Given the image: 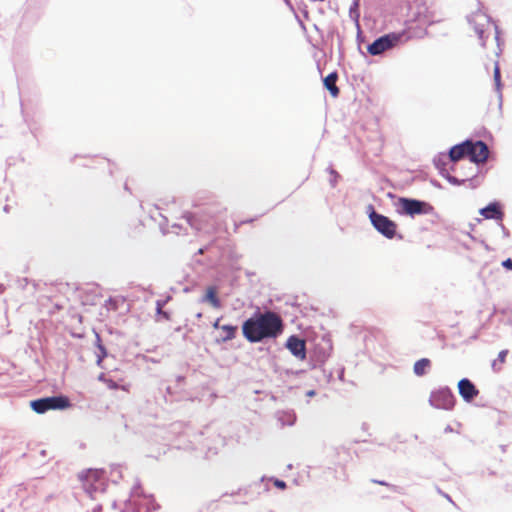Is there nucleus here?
Returning <instances> with one entry per match:
<instances>
[{"label": "nucleus", "mask_w": 512, "mask_h": 512, "mask_svg": "<svg viewBox=\"0 0 512 512\" xmlns=\"http://www.w3.org/2000/svg\"><path fill=\"white\" fill-rule=\"evenodd\" d=\"M89 162H90V164H86L85 165L88 168H95L94 164H99V165H106L107 164V161L105 159L98 158V157H94V158L89 159Z\"/></svg>", "instance_id": "nucleus-21"}, {"label": "nucleus", "mask_w": 512, "mask_h": 512, "mask_svg": "<svg viewBox=\"0 0 512 512\" xmlns=\"http://www.w3.org/2000/svg\"><path fill=\"white\" fill-rule=\"evenodd\" d=\"M214 328H218L219 327V319H217L215 321V323L213 324Z\"/></svg>", "instance_id": "nucleus-30"}, {"label": "nucleus", "mask_w": 512, "mask_h": 512, "mask_svg": "<svg viewBox=\"0 0 512 512\" xmlns=\"http://www.w3.org/2000/svg\"><path fill=\"white\" fill-rule=\"evenodd\" d=\"M158 312L165 318L166 320H169V315L167 312H163L160 307H158Z\"/></svg>", "instance_id": "nucleus-28"}, {"label": "nucleus", "mask_w": 512, "mask_h": 512, "mask_svg": "<svg viewBox=\"0 0 512 512\" xmlns=\"http://www.w3.org/2000/svg\"><path fill=\"white\" fill-rule=\"evenodd\" d=\"M286 347L298 359L304 360L306 358V343L303 339L296 336H290L287 339Z\"/></svg>", "instance_id": "nucleus-10"}, {"label": "nucleus", "mask_w": 512, "mask_h": 512, "mask_svg": "<svg viewBox=\"0 0 512 512\" xmlns=\"http://www.w3.org/2000/svg\"><path fill=\"white\" fill-rule=\"evenodd\" d=\"M508 355V350H502L499 352L498 357L492 362V368L494 371H501L504 363L506 362V357Z\"/></svg>", "instance_id": "nucleus-17"}, {"label": "nucleus", "mask_w": 512, "mask_h": 512, "mask_svg": "<svg viewBox=\"0 0 512 512\" xmlns=\"http://www.w3.org/2000/svg\"><path fill=\"white\" fill-rule=\"evenodd\" d=\"M203 301L210 303L214 308L221 307V302L217 296V288L215 286H209L207 288Z\"/></svg>", "instance_id": "nucleus-15"}, {"label": "nucleus", "mask_w": 512, "mask_h": 512, "mask_svg": "<svg viewBox=\"0 0 512 512\" xmlns=\"http://www.w3.org/2000/svg\"><path fill=\"white\" fill-rule=\"evenodd\" d=\"M98 380L103 382L104 384H106V386L109 389L117 390L119 388V384L117 382H115L114 380L108 378L105 373H101L98 376Z\"/></svg>", "instance_id": "nucleus-19"}, {"label": "nucleus", "mask_w": 512, "mask_h": 512, "mask_svg": "<svg viewBox=\"0 0 512 512\" xmlns=\"http://www.w3.org/2000/svg\"><path fill=\"white\" fill-rule=\"evenodd\" d=\"M465 156H468V141H466L462 144L453 146L450 149L449 157L454 162L462 159Z\"/></svg>", "instance_id": "nucleus-13"}, {"label": "nucleus", "mask_w": 512, "mask_h": 512, "mask_svg": "<svg viewBox=\"0 0 512 512\" xmlns=\"http://www.w3.org/2000/svg\"><path fill=\"white\" fill-rule=\"evenodd\" d=\"M338 79V74L336 72H332L324 78V86L330 92L332 97H337L340 93L339 88L336 85Z\"/></svg>", "instance_id": "nucleus-12"}, {"label": "nucleus", "mask_w": 512, "mask_h": 512, "mask_svg": "<svg viewBox=\"0 0 512 512\" xmlns=\"http://www.w3.org/2000/svg\"><path fill=\"white\" fill-rule=\"evenodd\" d=\"M501 76H500V68H499V65L496 63L495 64V67H494V81H495V84L497 86V88L500 87L501 85Z\"/></svg>", "instance_id": "nucleus-23"}, {"label": "nucleus", "mask_w": 512, "mask_h": 512, "mask_svg": "<svg viewBox=\"0 0 512 512\" xmlns=\"http://www.w3.org/2000/svg\"><path fill=\"white\" fill-rule=\"evenodd\" d=\"M131 388V385L129 383L119 384V388L122 391L129 392Z\"/></svg>", "instance_id": "nucleus-26"}, {"label": "nucleus", "mask_w": 512, "mask_h": 512, "mask_svg": "<svg viewBox=\"0 0 512 512\" xmlns=\"http://www.w3.org/2000/svg\"><path fill=\"white\" fill-rule=\"evenodd\" d=\"M504 268L512 270V259L508 258L502 262Z\"/></svg>", "instance_id": "nucleus-25"}, {"label": "nucleus", "mask_w": 512, "mask_h": 512, "mask_svg": "<svg viewBox=\"0 0 512 512\" xmlns=\"http://www.w3.org/2000/svg\"><path fill=\"white\" fill-rule=\"evenodd\" d=\"M430 367L431 361L428 358H422L415 362L413 366V371L417 376L421 377L427 373Z\"/></svg>", "instance_id": "nucleus-16"}, {"label": "nucleus", "mask_w": 512, "mask_h": 512, "mask_svg": "<svg viewBox=\"0 0 512 512\" xmlns=\"http://www.w3.org/2000/svg\"><path fill=\"white\" fill-rule=\"evenodd\" d=\"M118 302V299L109 298L108 300L105 301V307L107 308V310L115 311L118 309Z\"/></svg>", "instance_id": "nucleus-22"}, {"label": "nucleus", "mask_w": 512, "mask_h": 512, "mask_svg": "<svg viewBox=\"0 0 512 512\" xmlns=\"http://www.w3.org/2000/svg\"><path fill=\"white\" fill-rule=\"evenodd\" d=\"M373 482H374V483H377V484H379V485H383V486H386V485H387V483H386V482H384V481L373 480Z\"/></svg>", "instance_id": "nucleus-29"}, {"label": "nucleus", "mask_w": 512, "mask_h": 512, "mask_svg": "<svg viewBox=\"0 0 512 512\" xmlns=\"http://www.w3.org/2000/svg\"><path fill=\"white\" fill-rule=\"evenodd\" d=\"M104 471L100 469H88L79 474V479L85 491L92 496L103 484Z\"/></svg>", "instance_id": "nucleus-5"}, {"label": "nucleus", "mask_w": 512, "mask_h": 512, "mask_svg": "<svg viewBox=\"0 0 512 512\" xmlns=\"http://www.w3.org/2000/svg\"><path fill=\"white\" fill-rule=\"evenodd\" d=\"M221 330L223 332L222 340L228 341L235 337L236 334V327L232 325H222Z\"/></svg>", "instance_id": "nucleus-18"}, {"label": "nucleus", "mask_w": 512, "mask_h": 512, "mask_svg": "<svg viewBox=\"0 0 512 512\" xmlns=\"http://www.w3.org/2000/svg\"><path fill=\"white\" fill-rule=\"evenodd\" d=\"M31 408L38 414H43L49 410H61L68 408L70 402L65 396L46 397L33 400L30 403Z\"/></svg>", "instance_id": "nucleus-4"}, {"label": "nucleus", "mask_w": 512, "mask_h": 512, "mask_svg": "<svg viewBox=\"0 0 512 512\" xmlns=\"http://www.w3.org/2000/svg\"><path fill=\"white\" fill-rule=\"evenodd\" d=\"M430 401L436 408L449 410L454 407L455 397L449 389L443 388L434 392Z\"/></svg>", "instance_id": "nucleus-8"}, {"label": "nucleus", "mask_w": 512, "mask_h": 512, "mask_svg": "<svg viewBox=\"0 0 512 512\" xmlns=\"http://www.w3.org/2000/svg\"><path fill=\"white\" fill-rule=\"evenodd\" d=\"M398 205L400 213L409 216L427 214L433 210V207L426 202L403 197L399 198Z\"/></svg>", "instance_id": "nucleus-7"}, {"label": "nucleus", "mask_w": 512, "mask_h": 512, "mask_svg": "<svg viewBox=\"0 0 512 512\" xmlns=\"http://www.w3.org/2000/svg\"><path fill=\"white\" fill-rule=\"evenodd\" d=\"M488 147L482 141H477L475 143L468 141V157L472 162L475 163H483L488 158Z\"/></svg>", "instance_id": "nucleus-9"}, {"label": "nucleus", "mask_w": 512, "mask_h": 512, "mask_svg": "<svg viewBox=\"0 0 512 512\" xmlns=\"http://www.w3.org/2000/svg\"><path fill=\"white\" fill-rule=\"evenodd\" d=\"M371 209H373L371 207ZM369 218L371 220V223L373 224L374 228L384 235L385 237L392 239L397 230V224L390 220L388 217L377 213L375 210H372L369 214Z\"/></svg>", "instance_id": "nucleus-6"}, {"label": "nucleus", "mask_w": 512, "mask_h": 512, "mask_svg": "<svg viewBox=\"0 0 512 512\" xmlns=\"http://www.w3.org/2000/svg\"><path fill=\"white\" fill-rule=\"evenodd\" d=\"M96 338H97V346L101 352L97 357V364L100 366L103 359L106 357V350H105L104 346L101 344V339L98 334L96 335Z\"/></svg>", "instance_id": "nucleus-20"}, {"label": "nucleus", "mask_w": 512, "mask_h": 512, "mask_svg": "<svg viewBox=\"0 0 512 512\" xmlns=\"http://www.w3.org/2000/svg\"><path fill=\"white\" fill-rule=\"evenodd\" d=\"M183 218L191 228L205 234L215 233L219 224L217 218L205 210L187 211L183 214Z\"/></svg>", "instance_id": "nucleus-2"}, {"label": "nucleus", "mask_w": 512, "mask_h": 512, "mask_svg": "<svg viewBox=\"0 0 512 512\" xmlns=\"http://www.w3.org/2000/svg\"><path fill=\"white\" fill-rule=\"evenodd\" d=\"M458 389H459V394L466 401L473 400L479 393V391L476 389L475 385L469 379H466V378L461 379L458 382Z\"/></svg>", "instance_id": "nucleus-11"}, {"label": "nucleus", "mask_w": 512, "mask_h": 512, "mask_svg": "<svg viewBox=\"0 0 512 512\" xmlns=\"http://www.w3.org/2000/svg\"><path fill=\"white\" fill-rule=\"evenodd\" d=\"M407 39L405 32L389 33L376 39L368 46L367 50L371 55H380Z\"/></svg>", "instance_id": "nucleus-3"}, {"label": "nucleus", "mask_w": 512, "mask_h": 512, "mask_svg": "<svg viewBox=\"0 0 512 512\" xmlns=\"http://www.w3.org/2000/svg\"><path fill=\"white\" fill-rule=\"evenodd\" d=\"M475 31H476V33H477V35H478L479 39H480L481 41H483V42H484V39L487 37V35H486V29H484V28H477V27H475Z\"/></svg>", "instance_id": "nucleus-24"}, {"label": "nucleus", "mask_w": 512, "mask_h": 512, "mask_svg": "<svg viewBox=\"0 0 512 512\" xmlns=\"http://www.w3.org/2000/svg\"><path fill=\"white\" fill-rule=\"evenodd\" d=\"M481 215L486 219H501L502 212L499 206L495 203L489 204L487 207L480 210Z\"/></svg>", "instance_id": "nucleus-14"}, {"label": "nucleus", "mask_w": 512, "mask_h": 512, "mask_svg": "<svg viewBox=\"0 0 512 512\" xmlns=\"http://www.w3.org/2000/svg\"><path fill=\"white\" fill-rule=\"evenodd\" d=\"M243 335L250 342H260L265 338H275L283 331L281 317L272 311L259 313L247 319L242 327Z\"/></svg>", "instance_id": "nucleus-1"}, {"label": "nucleus", "mask_w": 512, "mask_h": 512, "mask_svg": "<svg viewBox=\"0 0 512 512\" xmlns=\"http://www.w3.org/2000/svg\"><path fill=\"white\" fill-rule=\"evenodd\" d=\"M274 484L275 486L281 489H284L286 487V483L282 480H276Z\"/></svg>", "instance_id": "nucleus-27"}]
</instances>
